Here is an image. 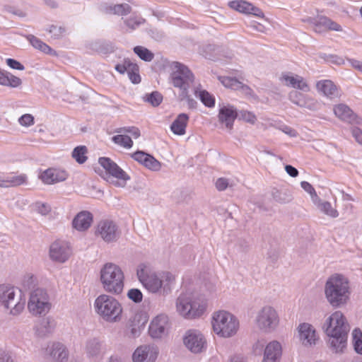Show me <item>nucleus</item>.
Here are the masks:
<instances>
[{"label": "nucleus", "instance_id": "f257e3e1", "mask_svg": "<svg viewBox=\"0 0 362 362\" xmlns=\"http://www.w3.org/2000/svg\"><path fill=\"white\" fill-rule=\"evenodd\" d=\"M325 327L332 351L335 353L343 352L347 346L349 329L343 313L340 311L334 312L327 319Z\"/></svg>", "mask_w": 362, "mask_h": 362}, {"label": "nucleus", "instance_id": "f03ea898", "mask_svg": "<svg viewBox=\"0 0 362 362\" xmlns=\"http://www.w3.org/2000/svg\"><path fill=\"white\" fill-rule=\"evenodd\" d=\"M137 276L144 287L152 293H167L175 283V276L171 272H152L145 264L139 266Z\"/></svg>", "mask_w": 362, "mask_h": 362}, {"label": "nucleus", "instance_id": "7ed1b4c3", "mask_svg": "<svg viewBox=\"0 0 362 362\" xmlns=\"http://www.w3.org/2000/svg\"><path fill=\"white\" fill-rule=\"evenodd\" d=\"M325 293L328 302L333 307L346 304L350 295L348 280L340 274L331 276L326 282Z\"/></svg>", "mask_w": 362, "mask_h": 362}, {"label": "nucleus", "instance_id": "20e7f679", "mask_svg": "<svg viewBox=\"0 0 362 362\" xmlns=\"http://www.w3.org/2000/svg\"><path fill=\"white\" fill-rule=\"evenodd\" d=\"M211 325L216 335L229 338L236 334L240 323L238 318L230 312L218 310L212 315Z\"/></svg>", "mask_w": 362, "mask_h": 362}, {"label": "nucleus", "instance_id": "39448f33", "mask_svg": "<svg viewBox=\"0 0 362 362\" xmlns=\"http://www.w3.org/2000/svg\"><path fill=\"white\" fill-rule=\"evenodd\" d=\"M124 280L123 272L115 264L107 263L100 270L103 287L108 293L120 294L124 288Z\"/></svg>", "mask_w": 362, "mask_h": 362}, {"label": "nucleus", "instance_id": "423d86ee", "mask_svg": "<svg viewBox=\"0 0 362 362\" xmlns=\"http://www.w3.org/2000/svg\"><path fill=\"white\" fill-rule=\"evenodd\" d=\"M177 312L185 318L193 319L202 316L207 308L206 300L193 295L182 294L177 299Z\"/></svg>", "mask_w": 362, "mask_h": 362}, {"label": "nucleus", "instance_id": "0eeeda50", "mask_svg": "<svg viewBox=\"0 0 362 362\" xmlns=\"http://www.w3.org/2000/svg\"><path fill=\"white\" fill-rule=\"evenodd\" d=\"M95 309L96 313L105 321H119L122 315V306L121 303L112 296L102 294L95 300Z\"/></svg>", "mask_w": 362, "mask_h": 362}, {"label": "nucleus", "instance_id": "6e6552de", "mask_svg": "<svg viewBox=\"0 0 362 362\" xmlns=\"http://www.w3.org/2000/svg\"><path fill=\"white\" fill-rule=\"evenodd\" d=\"M170 68L173 85L187 93V89L194 79L193 74L185 65L177 62H173L170 65Z\"/></svg>", "mask_w": 362, "mask_h": 362}, {"label": "nucleus", "instance_id": "1a4fd4ad", "mask_svg": "<svg viewBox=\"0 0 362 362\" xmlns=\"http://www.w3.org/2000/svg\"><path fill=\"white\" fill-rule=\"evenodd\" d=\"M29 311L34 315H45L50 309L46 292L42 289L35 290L30 296L28 305Z\"/></svg>", "mask_w": 362, "mask_h": 362}, {"label": "nucleus", "instance_id": "9d476101", "mask_svg": "<svg viewBox=\"0 0 362 362\" xmlns=\"http://www.w3.org/2000/svg\"><path fill=\"white\" fill-rule=\"evenodd\" d=\"M98 163L107 174L118 180L115 184L116 186L124 187L126 182L129 180V176L110 158L107 157L100 158Z\"/></svg>", "mask_w": 362, "mask_h": 362}, {"label": "nucleus", "instance_id": "9b49d317", "mask_svg": "<svg viewBox=\"0 0 362 362\" xmlns=\"http://www.w3.org/2000/svg\"><path fill=\"white\" fill-rule=\"evenodd\" d=\"M115 70L120 74H127L129 80L134 84L141 81L139 74V66L136 63L132 62L129 59H124L121 63L116 64Z\"/></svg>", "mask_w": 362, "mask_h": 362}, {"label": "nucleus", "instance_id": "f8f14e48", "mask_svg": "<svg viewBox=\"0 0 362 362\" xmlns=\"http://www.w3.org/2000/svg\"><path fill=\"white\" fill-rule=\"evenodd\" d=\"M278 322V315L271 307L264 308L257 317V324L261 329L273 328L277 325Z\"/></svg>", "mask_w": 362, "mask_h": 362}, {"label": "nucleus", "instance_id": "ddd939ff", "mask_svg": "<svg viewBox=\"0 0 362 362\" xmlns=\"http://www.w3.org/2000/svg\"><path fill=\"white\" fill-rule=\"evenodd\" d=\"M183 341L187 348L194 353L201 352L206 344L205 339L202 333L195 329L188 330Z\"/></svg>", "mask_w": 362, "mask_h": 362}, {"label": "nucleus", "instance_id": "4468645a", "mask_svg": "<svg viewBox=\"0 0 362 362\" xmlns=\"http://www.w3.org/2000/svg\"><path fill=\"white\" fill-rule=\"evenodd\" d=\"M71 255V249L66 242L57 240L50 246L49 256L53 261L63 263L69 258Z\"/></svg>", "mask_w": 362, "mask_h": 362}, {"label": "nucleus", "instance_id": "2eb2a0df", "mask_svg": "<svg viewBox=\"0 0 362 362\" xmlns=\"http://www.w3.org/2000/svg\"><path fill=\"white\" fill-rule=\"evenodd\" d=\"M304 21L312 24L314 31L318 33L328 30L341 31L342 30L339 24L323 16H318L316 19L308 18Z\"/></svg>", "mask_w": 362, "mask_h": 362}, {"label": "nucleus", "instance_id": "dca6fc26", "mask_svg": "<svg viewBox=\"0 0 362 362\" xmlns=\"http://www.w3.org/2000/svg\"><path fill=\"white\" fill-rule=\"evenodd\" d=\"M228 6L240 13L251 14L260 18H264L263 11L258 7L245 0H234L228 3Z\"/></svg>", "mask_w": 362, "mask_h": 362}, {"label": "nucleus", "instance_id": "f3484780", "mask_svg": "<svg viewBox=\"0 0 362 362\" xmlns=\"http://www.w3.org/2000/svg\"><path fill=\"white\" fill-rule=\"evenodd\" d=\"M158 355L156 347L150 345H144L138 347L133 354L134 362H154Z\"/></svg>", "mask_w": 362, "mask_h": 362}, {"label": "nucleus", "instance_id": "a211bd4d", "mask_svg": "<svg viewBox=\"0 0 362 362\" xmlns=\"http://www.w3.org/2000/svg\"><path fill=\"white\" fill-rule=\"evenodd\" d=\"M280 80L286 86L300 90L303 92L310 91V86L306 80L297 74L284 73L281 75Z\"/></svg>", "mask_w": 362, "mask_h": 362}, {"label": "nucleus", "instance_id": "6ab92c4d", "mask_svg": "<svg viewBox=\"0 0 362 362\" xmlns=\"http://www.w3.org/2000/svg\"><path fill=\"white\" fill-rule=\"evenodd\" d=\"M96 234L99 235L105 242L114 241L117 236V227L112 221H101L97 226Z\"/></svg>", "mask_w": 362, "mask_h": 362}, {"label": "nucleus", "instance_id": "aec40b11", "mask_svg": "<svg viewBox=\"0 0 362 362\" xmlns=\"http://www.w3.org/2000/svg\"><path fill=\"white\" fill-rule=\"evenodd\" d=\"M168 325V316L163 314L158 315L152 320L148 332L152 337L159 338L164 334Z\"/></svg>", "mask_w": 362, "mask_h": 362}, {"label": "nucleus", "instance_id": "412c9836", "mask_svg": "<svg viewBox=\"0 0 362 362\" xmlns=\"http://www.w3.org/2000/svg\"><path fill=\"white\" fill-rule=\"evenodd\" d=\"M218 121L224 124L226 128L232 129L235 119L238 117V112L232 105H224L218 111Z\"/></svg>", "mask_w": 362, "mask_h": 362}, {"label": "nucleus", "instance_id": "4be33fe9", "mask_svg": "<svg viewBox=\"0 0 362 362\" xmlns=\"http://www.w3.org/2000/svg\"><path fill=\"white\" fill-rule=\"evenodd\" d=\"M67 177L66 171L56 168H49L43 171L40 178L47 185H52L57 182H62Z\"/></svg>", "mask_w": 362, "mask_h": 362}, {"label": "nucleus", "instance_id": "5701e85b", "mask_svg": "<svg viewBox=\"0 0 362 362\" xmlns=\"http://www.w3.org/2000/svg\"><path fill=\"white\" fill-rule=\"evenodd\" d=\"M131 157L151 170H158L160 168L159 161L150 154L146 153L144 151H138L131 154Z\"/></svg>", "mask_w": 362, "mask_h": 362}, {"label": "nucleus", "instance_id": "b1692460", "mask_svg": "<svg viewBox=\"0 0 362 362\" xmlns=\"http://www.w3.org/2000/svg\"><path fill=\"white\" fill-rule=\"evenodd\" d=\"M298 332L300 340L305 346L315 344L317 339L315 330L309 324L303 323L300 325Z\"/></svg>", "mask_w": 362, "mask_h": 362}, {"label": "nucleus", "instance_id": "393cba45", "mask_svg": "<svg viewBox=\"0 0 362 362\" xmlns=\"http://www.w3.org/2000/svg\"><path fill=\"white\" fill-rule=\"evenodd\" d=\"M317 90L325 96L333 98L337 97L339 94V88L331 80H321L316 83Z\"/></svg>", "mask_w": 362, "mask_h": 362}, {"label": "nucleus", "instance_id": "a878e982", "mask_svg": "<svg viewBox=\"0 0 362 362\" xmlns=\"http://www.w3.org/2000/svg\"><path fill=\"white\" fill-rule=\"evenodd\" d=\"M281 346L276 341L269 343L264 350L262 362H276L281 356Z\"/></svg>", "mask_w": 362, "mask_h": 362}, {"label": "nucleus", "instance_id": "bb28decb", "mask_svg": "<svg viewBox=\"0 0 362 362\" xmlns=\"http://www.w3.org/2000/svg\"><path fill=\"white\" fill-rule=\"evenodd\" d=\"M27 177L24 174L16 175L11 173L6 177H0V187H13L25 184Z\"/></svg>", "mask_w": 362, "mask_h": 362}, {"label": "nucleus", "instance_id": "cd10ccee", "mask_svg": "<svg viewBox=\"0 0 362 362\" xmlns=\"http://www.w3.org/2000/svg\"><path fill=\"white\" fill-rule=\"evenodd\" d=\"M93 222V216L90 212L81 211L73 220V226L78 230H86Z\"/></svg>", "mask_w": 362, "mask_h": 362}, {"label": "nucleus", "instance_id": "c85d7f7f", "mask_svg": "<svg viewBox=\"0 0 362 362\" xmlns=\"http://www.w3.org/2000/svg\"><path fill=\"white\" fill-rule=\"evenodd\" d=\"M333 111L335 116L342 121L352 122L356 119V115L346 105H336L333 107Z\"/></svg>", "mask_w": 362, "mask_h": 362}, {"label": "nucleus", "instance_id": "c756f323", "mask_svg": "<svg viewBox=\"0 0 362 362\" xmlns=\"http://www.w3.org/2000/svg\"><path fill=\"white\" fill-rule=\"evenodd\" d=\"M189 122V116L187 114L181 113L170 125V129L174 134L182 136L186 133V128Z\"/></svg>", "mask_w": 362, "mask_h": 362}, {"label": "nucleus", "instance_id": "7c9ffc66", "mask_svg": "<svg viewBox=\"0 0 362 362\" xmlns=\"http://www.w3.org/2000/svg\"><path fill=\"white\" fill-rule=\"evenodd\" d=\"M47 351L49 352L53 362H63L67 358V351L63 344L60 343H53Z\"/></svg>", "mask_w": 362, "mask_h": 362}, {"label": "nucleus", "instance_id": "2f4dec72", "mask_svg": "<svg viewBox=\"0 0 362 362\" xmlns=\"http://www.w3.org/2000/svg\"><path fill=\"white\" fill-rule=\"evenodd\" d=\"M15 297L14 288L6 285H0V305L9 308L13 304Z\"/></svg>", "mask_w": 362, "mask_h": 362}, {"label": "nucleus", "instance_id": "473e14b6", "mask_svg": "<svg viewBox=\"0 0 362 362\" xmlns=\"http://www.w3.org/2000/svg\"><path fill=\"white\" fill-rule=\"evenodd\" d=\"M218 79L226 88L233 90H242L245 93H250L251 92V89L249 86L243 84L236 78L228 76H220Z\"/></svg>", "mask_w": 362, "mask_h": 362}, {"label": "nucleus", "instance_id": "72a5a7b5", "mask_svg": "<svg viewBox=\"0 0 362 362\" xmlns=\"http://www.w3.org/2000/svg\"><path fill=\"white\" fill-rule=\"evenodd\" d=\"M27 39L30 42V43L32 45V46L33 47H35V49H39L40 51H41L45 54H51V55H54V56L57 55V52L54 50H53L48 45H47L46 43L42 42L41 40H40L37 37L30 35L27 37Z\"/></svg>", "mask_w": 362, "mask_h": 362}, {"label": "nucleus", "instance_id": "f704fd0d", "mask_svg": "<svg viewBox=\"0 0 362 362\" xmlns=\"http://www.w3.org/2000/svg\"><path fill=\"white\" fill-rule=\"evenodd\" d=\"M112 141L117 145L126 149H129L133 146L134 142L130 136L124 134H119L112 137Z\"/></svg>", "mask_w": 362, "mask_h": 362}, {"label": "nucleus", "instance_id": "c9c22d12", "mask_svg": "<svg viewBox=\"0 0 362 362\" xmlns=\"http://www.w3.org/2000/svg\"><path fill=\"white\" fill-rule=\"evenodd\" d=\"M88 149L85 146H76L72 151V157L76 160L77 163L79 164L84 163L87 159Z\"/></svg>", "mask_w": 362, "mask_h": 362}, {"label": "nucleus", "instance_id": "e433bc0d", "mask_svg": "<svg viewBox=\"0 0 362 362\" xmlns=\"http://www.w3.org/2000/svg\"><path fill=\"white\" fill-rule=\"evenodd\" d=\"M134 52L142 60L145 62H151L154 57V54L142 46H136L134 47Z\"/></svg>", "mask_w": 362, "mask_h": 362}, {"label": "nucleus", "instance_id": "4c0bfd02", "mask_svg": "<svg viewBox=\"0 0 362 362\" xmlns=\"http://www.w3.org/2000/svg\"><path fill=\"white\" fill-rule=\"evenodd\" d=\"M352 343L354 350L359 354H362V332L356 328L352 332Z\"/></svg>", "mask_w": 362, "mask_h": 362}, {"label": "nucleus", "instance_id": "58836bf2", "mask_svg": "<svg viewBox=\"0 0 362 362\" xmlns=\"http://www.w3.org/2000/svg\"><path fill=\"white\" fill-rule=\"evenodd\" d=\"M196 96L207 107H212L215 105V98L206 90L196 92Z\"/></svg>", "mask_w": 362, "mask_h": 362}, {"label": "nucleus", "instance_id": "ea45409f", "mask_svg": "<svg viewBox=\"0 0 362 362\" xmlns=\"http://www.w3.org/2000/svg\"><path fill=\"white\" fill-rule=\"evenodd\" d=\"M110 12L115 15L126 16L131 13L132 8L127 4H115L110 8Z\"/></svg>", "mask_w": 362, "mask_h": 362}, {"label": "nucleus", "instance_id": "a19ab883", "mask_svg": "<svg viewBox=\"0 0 362 362\" xmlns=\"http://www.w3.org/2000/svg\"><path fill=\"white\" fill-rule=\"evenodd\" d=\"M238 117L239 120L249 123L250 124H255L257 122L256 115L247 110H241L238 113Z\"/></svg>", "mask_w": 362, "mask_h": 362}, {"label": "nucleus", "instance_id": "79ce46f5", "mask_svg": "<svg viewBox=\"0 0 362 362\" xmlns=\"http://www.w3.org/2000/svg\"><path fill=\"white\" fill-rule=\"evenodd\" d=\"M148 322V316L146 313H136L132 320V324L134 326L136 327L138 329L144 327L145 325Z\"/></svg>", "mask_w": 362, "mask_h": 362}, {"label": "nucleus", "instance_id": "37998d69", "mask_svg": "<svg viewBox=\"0 0 362 362\" xmlns=\"http://www.w3.org/2000/svg\"><path fill=\"white\" fill-rule=\"evenodd\" d=\"M118 134H130L134 139H138L141 136L140 130L136 127H124L115 130Z\"/></svg>", "mask_w": 362, "mask_h": 362}, {"label": "nucleus", "instance_id": "c03bdc74", "mask_svg": "<svg viewBox=\"0 0 362 362\" xmlns=\"http://www.w3.org/2000/svg\"><path fill=\"white\" fill-rule=\"evenodd\" d=\"M22 84V81L20 78L14 76L10 72L7 73V76L6 78V83L4 86H9L11 88H17L21 86Z\"/></svg>", "mask_w": 362, "mask_h": 362}, {"label": "nucleus", "instance_id": "a18cd8bd", "mask_svg": "<svg viewBox=\"0 0 362 362\" xmlns=\"http://www.w3.org/2000/svg\"><path fill=\"white\" fill-rule=\"evenodd\" d=\"M289 97L293 103L299 106H305L307 103L306 98L302 93L297 91L291 92Z\"/></svg>", "mask_w": 362, "mask_h": 362}, {"label": "nucleus", "instance_id": "49530a36", "mask_svg": "<svg viewBox=\"0 0 362 362\" xmlns=\"http://www.w3.org/2000/svg\"><path fill=\"white\" fill-rule=\"evenodd\" d=\"M49 32L52 34V37L54 39H59L62 37L65 33L66 30L64 28L57 25H51Z\"/></svg>", "mask_w": 362, "mask_h": 362}, {"label": "nucleus", "instance_id": "de8ad7c7", "mask_svg": "<svg viewBox=\"0 0 362 362\" xmlns=\"http://www.w3.org/2000/svg\"><path fill=\"white\" fill-rule=\"evenodd\" d=\"M127 296L135 303H140L143 299V294L137 288H132L128 291Z\"/></svg>", "mask_w": 362, "mask_h": 362}, {"label": "nucleus", "instance_id": "09e8293b", "mask_svg": "<svg viewBox=\"0 0 362 362\" xmlns=\"http://www.w3.org/2000/svg\"><path fill=\"white\" fill-rule=\"evenodd\" d=\"M144 22L145 20L144 18L138 17H130L125 20L126 25L132 29H135Z\"/></svg>", "mask_w": 362, "mask_h": 362}, {"label": "nucleus", "instance_id": "8fccbe9b", "mask_svg": "<svg viewBox=\"0 0 362 362\" xmlns=\"http://www.w3.org/2000/svg\"><path fill=\"white\" fill-rule=\"evenodd\" d=\"M18 122L23 127H30L34 124V117L30 114H25L18 119Z\"/></svg>", "mask_w": 362, "mask_h": 362}, {"label": "nucleus", "instance_id": "3c124183", "mask_svg": "<svg viewBox=\"0 0 362 362\" xmlns=\"http://www.w3.org/2000/svg\"><path fill=\"white\" fill-rule=\"evenodd\" d=\"M163 97L158 92H153L148 98L147 100L153 106H158L162 102Z\"/></svg>", "mask_w": 362, "mask_h": 362}, {"label": "nucleus", "instance_id": "603ef678", "mask_svg": "<svg viewBox=\"0 0 362 362\" xmlns=\"http://www.w3.org/2000/svg\"><path fill=\"white\" fill-rule=\"evenodd\" d=\"M322 210L327 215L332 216V217H337L338 216V212L336 209H334L332 204L328 202H324L322 204Z\"/></svg>", "mask_w": 362, "mask_h": 362}, {"label": "nucleus", "instance_id": "864d4df0", "mask_svg": "<svg viewBox=\"0 0 362 362\" xmlns=\"http://www.w3.org/2000/svg\"><path fill=\"white\" fill-rule=\"evenodd\" d=\"M351 132L355 141L362 146V130L357 127H354L351 128Z\"/></svg>", "mask_w": 362, "mask_h": 362}, {"label": "nucleus", "instance_id": "5fc2aeb1", "mask_svg": "<svg viewBox=\"0 0 362 362\" xmlns=\"http://www.w3.org/2000/svg\"><path fill=\"white\" fill-rule=\"evenodd\" d=\"M6 64L13 69L22 71L25 69L23 64H21L19 62L13 59H6Z\"/></svg>", "mask_w": 362, "mask_h": 362}, {"label": "nucleus", "instance_id": "6e6d98bb", "mask_svg": "<svg viewBox=\"0 0 362 362\" xmlns=\"http://www.w3.org/2000/svg\"><path fill=\"white\" fill-rule=\"evenodd\" d=\"M300 185L301 187L310 195H316L315 189L308 182L303 181Z\"/></svg>", "mask_w": 362, "mask_h": 362}, {"label": "nucleus", "instance_id": "4d7b16f0", "mask_svg": "<svg viewBox=\"0 0 362 362\" xmlns=\"http://www.w3.org/2000/svg\"><path fill=\"white\" fill-rule=\"evenodd\" d=\"M228 185V180L225 178H218L216 182V187L219 191L226 189Z\"/></svg>", "mask_w": 362, "mask_h": 362}, {"label": "nucleus", "instance_id": "13d9d810", "mask_svg": "<svg viewBox=\"0 0 362 362\" xmlns=\"http://www.w3.org/2000/svg\"><path fill=\"white\" fill-rule=\"evenodd\" d=\"M24 306H25V303L24 302H23V303H21V302L16 303V304H14V307L11 310V313H12L13 315L18 314L19 313H21L23 310Z\"/></svg>", "mask_w": 362, "mask_h": 362}, {"label": "nucleus", "instance_id": "bf43d9fd", "mask_svg": "<svg viewBox=\"0 0 362 362\" xmlns=\"http://www.w3.org/2000/svg\"><path fill=\"white\" fill-rule=\"evenodd\" d=\"M285 170H286V173L290 176H291L293 177H295L298 176V170L296 168H295L294 167H293L292 165H286Z\"/></svg>", "mask_w": 362, "mask_h": 362}, {"label": "nucleus", "instance_id": "052dcab7", "mask_svg": "<svg viewBox=\"0 0 362 362\" xmlns=\"http://www.w3.org/2000/svg\"><path fill=\"white\" fill-rule=\"evenodd\" d=\"M349 62H350L351 66L354 69L362 72V62H361L355 60V59H350Z\"/></svg>", "mask_w": 362, "mask_h": 362}, {"label": "nucleus", "instance_id": "680f3d73", "mask_svg": "<svg viewBox=\"0 0 362 362\" xmlns=\"http://www.w3.org/2000/svg\"><path fill=\"white\" fill-rule=\"evenodd\" d=\"M7 71L0 70V85L4 86L6 83V78L7 76Z\"/></svg>", "mask_w": 362, "mask_h": 362}, {"label": "nucleus", "instance_id": "e2e57ef3", "mask_svg": "<svg viewBox=\"0 0 362 362\" xmlns=\"http://www.w3.org/2000/svg\"><path fill=\"white\" fill-rule=\"evenodd\" d=\"M42 207L45 208V212L48 211V208L45 205H42Z\"/></svg>", "mask_w": 362, "mask_h": 362}, {"label": "nucleus", "instance_id": "0e129e2a", "mask_svg": "<svg viewBox=\"0 0 362 362\" xmlns=\"http://www.w3.org/2000/svg\"><path fill=\"white\" fill-rule=\"evenodd\" d=\"M360 13H361V15L362 16V7L360 8Z\"/></svg>", "mask_w": 362, "mask_h": 362}]
</instances>
